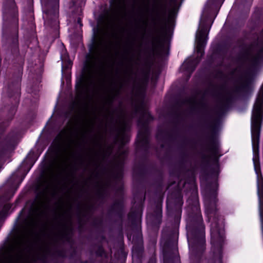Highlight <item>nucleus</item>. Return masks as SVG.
Returning <instances> with one entry per match:
<instances>
[{"label": "nucleus", "instance_id": "nucleus-1", "mask_svg": "<svg viewBox=\"0 0 263 263\" xmlns=\"http://www.w3.org/2000/svg\"><path fill=\"white\" fill-rule=\"evenodd\" d=\"M214 180L211 183L208 182L205 188L204 195L206 213L209 221H211V251L208 263H222V245L224 241V227L223 221L219 218L216 203L218 183L217 177L218 172L214 171Z\"/></svg>", "mask_w": 263, "mask_h": 263}, {"label": "nucleus", "instance_id": "nucleus-2", "mask_svg": "<svg viewBox=\"0 0 263 263\" xmlns=\"http://www.w3.org/2000/svg\"><path fill=\"white\" fill-rule=\"evenodd\" d=\"M3 39L14 55L19 54L18 10L14 0H6L3 7Z\"/></svg>", "mask_w": 263, "mask_h": 263}, {"label": "nucleus", "instance_id": "nucleus-3", "mask_svg": "<svg viewBox=\"0 0 263 263\" xmlns=\"http://www.w3.org/2000/svg\"><path fill=\"white\" fill-rule=\"evenodd\" d=\"M187 241L189 248L192 251L201 252L205 243V226L200 210L196 207L195 213H191L187 219Z\"/></svg>", "mask_w": 263, "mask_h": 263}, {"label": "nucleus", "instance_id": "nucleus-4", "mask_svg": "<svg viewBox=\"0 0 263 263\" xmlns=\"http://www.w3.org/2000/svg\"><path fill=\"white\" fill-rule=\"evenodd\" d=\"M135 113L139 115L138 125L139 129L137 136V151L147 154L149 148V129L148 123L153 120L148 111L141 105L136 107Z\"/></svg>", "mask_w": 263, "mask_h": 263}, {"label": "nucleus", "instance_id": "nucleus-5", "mask_svg": "<svg viewBox=\"0 0 263 263\" xmlns=\"http://www.w3.org/2000/svg\"><path fill=\"white\" fill-rule=\"evenodd\" d=\"M45 24L53 26L57 24L59 0H41Z\"/></svg>", "mask_w": 263, "mask_h": 263}, {"label": "nucleus", "instance_id": "nucleus-6", "mask_svg": "<svg viewBox=\"0 0 263 263\" xmlns=\"http://www.w3.org/2000/svg\"><path fill=\"white\" fill-rule=\"evenodd\" d=\"M126 152H123L118 157L112 161L110 166L111 176L115 181H120L123 175V166Z\"/></svg>", "mask_w": 263, "mask_h": 263}, {"label": "nucleus", "instance_id": "nucleus-7", "mask_svg": "<svg viewBox=\"0 0 263 263\" xmlns=\"http://www.w3.org/2000/svg\"><path fill=\"white\" fill-rule=\"evenodd\" d=\"M199 27L196 35V49L197 53L202 57L204 54V48L206 43L209 29H208L204 24H201Z\"/></svg>", "mask_w": 263, "mask_h": 263}, {"label": "nucleus", "instance_id": "nucleus-8", "mask_svg": "<svg viewBox=\"0 0 263 263\" xmlns=\"http://www.w3.org/2000/svg\"><path fill=\"white\" fill-rule=\"evenodd\" d=\"M182 204L183 201L180 195L176 198L175 203H172L170 201H168L167 202L168 212L171 216L174 217L175 220L176 222L181 218Z\"/></svg>", "mask_w": 263, "mask_h": 263}, {"label": "nucleus", "instance_id": "nucleus-9", "mask_svg": "<svg viewBox=\"0 0 263 263\" xmlns=\"http://www.w3.org/2000/svg\"><path fill=\"white\" fill-rule=\"evenodd\" d=\"M221 91L218 93L217 108L219 112L224 111L230 106L232 99V93L225 89L223 86L221 87Z\"/></svg>", "mask_w": 263, "mask_h": 263}, {"label": "nucleus", "instance_id": "nucleus-10", "mask_svg": "<svg viewBox=\"0 0 263 263\" xmlns=\"http://www.w3.org/2000/svg\"><path fill=\"white\" fill-rule=\"evenodd\" d=\"M164 263H180L178 249L174 246L170 248L165 246L163 249Z\"/></svg>", "mask_w": 263, "mask_h": 263}, {"label": "nucleus", "instance_id": "nucleus-11", "mask_svg": "<svg viewBox=\"0 0 263 263\" xmlns=\"http://www.w3.org/2000/svg\"><path fill=\"white\" fill-rule=\"evenodd\" d=\"M22 242V237L20 236L17 239L15 240V241L11 243L9 245L8 247L5 249V252H7L11 249H14V252H13L14 254L19 255V263H33L32 261L25 260L22 252V250L21 249V245Z\"/></svg>", "mask_w": 263, "mask_h": 263}, {"label": "nucleus", "instance_id": "nucleus-12", "mask_svg": "<svg viewBox=\"0 0 263 263\" xmlns=\"http://www.w3.org/2000/svg\"><path fill=\"white\" fill-rule=\"evenodd\" d=\"M206 149L211 153V156H209V158L212 157L214 161L217 162L219 157V143L218 141L213 137L211 136L206 144Z\"/></svg>", "mask_w": 263, "mask_h": 263}, {"label": "nucleus", "instance_id": "nucleus-13", "mask_svg": "<svg viewBox=\"0 0 263 263\" xmlns=\"http://www.w3.org/2000/svg\"><path fill=\"white\" fill-rule=\"evenodd\" d=\"M14 249H11L7 252L5 250L0 253V263H19L20 257L17 254H14Z\"/></svg>", "mask_w": 263, "mask_h": 263}, {"label": "nucleus", "instance_id": "nucleus-14", "mask_svg": "<svg viewBox=\"0 0 263 263\" xmlns=\"http://www.w3.org/2000/svg\"><path fill=\"white\" fill-rule=\"evenodd\" d=\"M129 120L124 118L119 122L117 138L120 139L122 143L124 142V140L126 137V132L129 129Z\"/></svg>", "mask_w": 263, "mask_h": 263}, {"label": "nucleus", "instance_id": "nucleus-15", "mask_svg": "<svg viewBox=\"0 0 263 263\" xmlns=\"http://www.w3.org/2000/svg\"><path fill=\"white\" fill-rule=\"evenodd\" d=\"M93 206L92 204H86L82 206L80 204L78 205L77 215L79 223L80 226L82 224L83 218H86L88 216L89 213L93 209Z\"/></svg>", "mask_w": 263, "mask_h": 263}, {"label": "nucleus", "instance_id": "nucleus-16", "mask_svg": "<svg viewBox=\"0 0 263 263\" xmlns=\"http://www.w3.org/2000/svg\"><path fill=\"white\" fill-rule=\"evenodd\" d=\"M8 96L10 99L13 100V103L10 107L8 106L6 109L9 110V116L10 118H12L15 114L19 103L18 89H17L13 95L9 94Z\"/></svg>", "mask_w": 263, "mask_h": 263}, {"label": "nucleus", "instance_id": "nucleus-17", "mask_svg": "<svg viewBox=\"0 0 263 263\" xmlns=\"http://www.w3.org/2000/svg\"><path fill=\"white\" fill-rule=\"evenodd\" d=\"M250 80L245 77H240L238 80V84L234 87V91L237 93L247 91L250 85Z\"/></svg>", "mask_w": 263, "mask_h": 263}, {"label": "nucleus", "instance_id": "nucleus-18", "mask_svg": "<svg viewBox=\"0 0 263 263\" xmlns=\"http://www.w3.org/2000/svg\"><path fill=\"white\" fill-rule=\"evenodd\" d=\"M59 225L62 228L59 231L57 235L61 238L68 240L70 238V234L72 231V227L71 226H68L66 224L62 223H59Z\"/></svg>", "mask_w": 263, "mask_h": 263}, {"label": "nucleus", "instance_id": "nucleus-19", "mask_svg": "<svg viewBox=\"0 0 263 263\" xmlns=\"http://www.w3.org/2000/svg\"><path fill=\"white\" fill-rule=\"evenodd\" d=\"M141 216V213L140 208L139 207L136 209L133 208L128 214V219L130 221L132 224H134L139 222Z\"/></svg>", "mask_w": 263, "mask_h": 263}, {"label": "nucleus", "instance_id": "nucleus-20", "mask_svg": "<svg viewBox=\"0 0 263 263\" xmlns=\"http://www.w3.org/2000/svg\"><path fill=\"white\" fill-rule=\"evenodd\" d=\"M123 203L121 200H117L110 209V213H116L120 217L123 215Z\"/></svg>", "mask_w": 263, "mask_h": 263}, {"label": "nucleus", "instance_id": "nucleus-21", "mask_svg": "<svg viewBox=\"0 0 263 263\" xmlns=\"http://www.w3.org/2000/svg\"><path fill=\"white\" fill-rule=\"evenodd\" d=\"M197 62L195 60L190 61L186 63H184L183 66L186 70L192 72L195 69Z\"/></svg>", "mask_w": 263, "mask_h": 263}, {"label": "nucleus", "instance_id": "nucleus-22", "mask_svg": "<svg viewBox=\"0 0 263 263\" xmlns=\"http://www.w3.org/2000/svg\"><path fill=\"white\" fill-rule=\"evenodd\" d=\"M163 46L161 43V39L159 35L154 37L153 41V51H156L159 47Z\"/></svg>", "mask_w": 263, "mask_h": 263}, {"label": "nucleus", "instance_id": "nucleus-23", "mask_svg": "<svg viewBox=\"0 0 263 263\" xmlns=\"http://www.w3.org/2000/svg\"><path fill=\"white\" fill-rule=\"evenodd\" d=\"M197 101L195 98L193 97H190L185 98L182 101V104L183 105H189L193 106L196 104Z\"/></svg>", "mask_w": 263, "mask_h": 263}, {"label": "nucleus", "instance_id": "nucleus-24", "mask_svg": "<svg viewBox=\"0 0 263 263\" xmlns=\"http://www.w3.org/2000/svg\"><path fill=\"white\" fill-rule=\"evenodd\" d=\"M76 87L79 93H81L83 92L85 87V84L83 78L79 80V82L76 84Z\"/></svg>", "mask_w": 263, "mask_h": 263}, {"label": "nucleus", "instance_id": "nucleus-25", "mask_svg": "<svg viewBox=\"0 0 263 263\" xmlns=\"http://www.w3.org/2000/svg\"><path fill=\"white\" fill-rule=\"evenodd\" d=\"M111 5L115 9H120L124 3V0H112Z\"/></svg>", "mask_w": 263, "mask_h": 263}, {"label": "nucleus", "instance_id": "nucleus-26", "mask_svg": "<svg viewBox=\"0 0 263 263\" xmlns=\"http://www.w3.org/2000/svg\"><path fill=\"white\" fill-rule=\"evenodd\" d=\"M11 208V205L9 204H6L4 206L2 210L0 212V220L6 216Z\"/></svg>", "mask_w": 263, "mask_h": 263}, {"label": "nucleus", "instance_id": "nucleus-27", "mask_svg": "<svg viewBox=\"0 0 263 263\" xmlns=\"http://www.w3.org/2000/svg\"><path fill=\"white\" fill-rule=\"evenodd\" d=\"M53 255L60 257H65L66 256V253L63 249H55L54 250Z\"/></svg>", "mask_w": 263, "mask_h": 263}, {"label": "nucleus", "instance_id": "nucleus-28", "mask_svg": "<svg viewBox=\"0 0 263 263\" xmlns=\"http://www.w3.org/2000/svg\"><path fill=\"white\" fill-rule=\"evenodd\" d=\"M61 139H65L68 137V131L67 129H64L61 130L58 136Z\"/></svg>", "mask_w": 263, "mask_h": 263}, {"label": "nucleus", "instance_id": "nucleus-29", "mask_svg": "<svg viewBox=\"0 0 263 263\" xmlns=\"http://www.w3.org/2000/svg\"><path fill=\"white\" fill-rule=\"evenodd\" d=\"M96 194L99 198L101 199L103 197L105 194V190L103 186H101L99 187L97 191Z\"/></svg>", "mask_w": 263, "mask_h": 263}, {"label": "nucleus", "instance_id": "nucleus-30", "mask_svg": "<svg viewBox=\"0 0 263 263\" xmlns=\"http://www.w3.org/2000/svg\"><path fill=\"white\" fill-rule=\"evenodd\" d=\"M121 89L120 88H117L115 90V93L111 97L110 99L109 100V102L110 104H112L113 102V101L116 97L119 96L120 93Z\"/></svg>", "mask_w": 263, "mask_h": 263}, {"label": "nucleus", "instance_id": "nucleus-31", "mask_svg": "<svg viewBox=\"0 0 263 263\" xmlns=\"http://www.w3.org/2000/svg\"><path fill=\"white\" fill-rule=\"evenodd\" d=\"M155 213V214L156 215L157 218L158 219H160L161 218V217H162V210H161V207L159 205H157L156 206Z\"/></svg>", "mask_w": 263, "mask_h": 263}, {"label": "nucleus", "instance_id": "nucleus-32", "mask_svg": "<svg viewBox=\"0 0 263 263\" xmlns=\"http://www.w3.org/2000/svg\"><path fill=\"white\" fill-rule=\"evenodd\" d=\"M41 249H42L45 255H48V254H50L51 252V248H50V246L47 244H46Z\"/></svg>", "mask_w": 263, "mask_h": 263}, {"label": "nucleus", "instance_id": "nucleus-33", "mask_svg": "<svg viewBox=\"0 0 263 263\" xmlns=\"http://www.w3.org/2000/svg\"><path fill=\"white\" fill-rule=\"evenodd\" d=\"M219 124V121L218 119L214 120L211 125V128L213 132H215L217 130Z\"/></svg>", "mask_w": 263, "mask_h": 263}, {"label": "nucleus", "instance_id": "nucleus-34", "mask_svg": "<svg viewBox=\"0 0 263 263\" xmlns=\"http://www.w3.org/2000/svg\"><path fill=\"white\" fill-rule=\"evenodd\" d=\"M135 39L134 38V41H135ZM133 43H134V42H133L132 43H131L130 44V45H129V48L128 49H126V50H125V53H126L127 54H129V53H130V50H131V49H132V48H133Z\"/></svg>", "mask_w": 263, "mask_h": 263}, {"label": "nucleus", "instance_id": "nucleus-35", "mask_svg": "<svg viewBox=\"0 0 263 263\" xmlns=\"http://www.w3.org/2000/svg\"><path fill=\"white\" fill-rule=\"evenodd\" d=\"M223 72L221 71H219L217 72L216 75L215 76V77L217 78H221L223 77Z\"/></svg>", "mask_w": 263, "mask_h": 263}, {"label": "nucleus", "instance_id": "nucleus-36", "mask_svg": "<svg viewBox=\"0 0 263 263\" xmlns=\"http://www.w3.org/2000/svg\"><path fill=\"white\" fill-rule=\"evenodd\" d=\"M148 263H156V258L155 256H152L149 259Z\"/></svg>", "mask_w": 263, "mask_h": 263}, {"label": "nucleus", "instance_id": "nucleus-37", "mask_svg": "<svg viewBox=\"0 0 263 263\" xmlns=\"http://www.w3.org/2000/svg\"><path fill=\"white\" fill-rule=\"evenodd\" d=\"M101 44H99L97 45V47H96V54H97V57H98L99 55V52H100V46Z\"/></svg>", "mask_w": 263, "mask_h": 263}, {"label": "nucleus", "instance_id": "nucleus-38", "mask_svg": "<svg viewBox=\"0 0 263 263\" xmlns=\"http://www.w3.org/2000/svg\"><path fill=\"white\" fill-rule=\"evenodd\" d=\"M123 86H124V83L123 82H121L119 83V87L118 88H120V89L121 90V89L123 88Z\"/></svg>", "mask_w": 263, "mask_h": 263}, {"label": "nucleus", "instance_id": "nucleus-39", "mask_svg": "<svg viewBox=\"0 0 263 263\" xmlns=\"http://www.w3.org/2000/svg\"><path fill=\"white\" fill-rule=\"evenodd\" d=\"M25 222L26 223V225H27L26 227H28L30 224L29 220L27 219H25Z\"/></svg>", "mask_w": 263, "mask_h": 263}, {"label": "nucleus", "instance_id": "nucleus-40", "mask_svg": "<svg viewBox=\"0 0 263 263\" xmlns=\"http://www.w3.org/2000/svg\"><path fill=\"white\" fill-rule=\"evenodd\" d=\"M78 23L81 26H82L81 20L80 18H78Z\"/></svg>", "mask_w": 263, "mask_h": 263}, {"label": "nucleus", "instance_id": "nucleus-41", "mask_svg": "<svg viewBox=\"0 0 263 263\" xmlns=\"http://www.w3.org/2000/svg\"><path fill=\"white\" fill-rule=\"evenodd\" d=\"M160 133L159 132H158L157 134V139H159V137H160Z\"/></svg>", "mask_w": 263, "mask_h": 263}, {"label": "nucleus", "instance_id": "nucleus-42", "mask_svg": "<svg viewBox=\"0 0 263 263\" xmlns=\"http://www.w3.org/2000/svg\"><path fill=\"white\" fill-rule=\"evenodd\" d=\"M53 240L55 242H57V237H54L53 238Z\"/></svg>", "mask_w": 263, "mask_h": 263}, {"label": "nucleus", "instance_id": "nucleus-43", "mask_svg": "<svg viewBox=\"0 0 263 263\" xmlns=\"http://www.w3.org/2000/svg\"><path fill=\"white\" fill-rule=\"evenodd\" d=\"M68 64H69V65H70V64H71V61H68Z\"/></svg>", "mask_w": 263, "mask_h": 263}, {"label": "nucleus", "instance_id": "nucleus-44", "mask_svg": "<svg viewBox=\"0 0 263 263\" xmlns=\"http://www.w3.org/2000/svg\"><path fill=\"white\" fill-rule=\"evenodd\" d=\"M130 73H131V72H132V69H130Z\"/></svg>", "mask_w": 263, "mask_h": 263}]
</instances>
